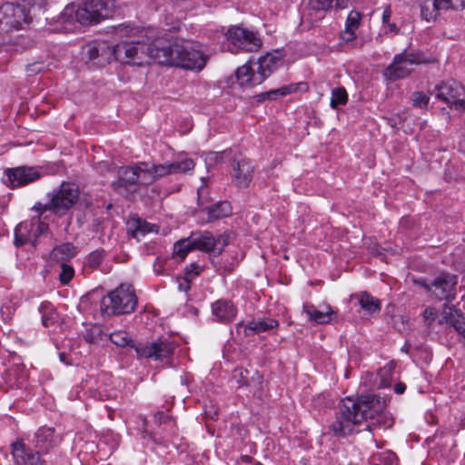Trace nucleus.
Listing matches in <instances>:
<instances>
[{
    "instance_id": "4468645a",
    "label": "nucleus",
    "mask_w": 465,
    "mask_h": 465,
    "mask_svg": "<svg viewBox=\"0 0 465 465\" xmlns=\"http://www.w3.org/2000/svg\"><path fill=\"white\" fill-rule=\"evenodd\" d=\"M174 350V344L167 340H157L140 343L135 346L139 357L163 359L169 357Z\"/></svg>"
},
{
    "instance_id": "3c124183",
    "label": "nucleus",
    "mask_w": 465,
    "mask_h": 465,
    "mask_svg": "<svg viewBox=\"0 0 465 465\" xmlns=\"http://www.w3.org/2000/svg\"><path fill=\"white\" fill-rule=\"evenodd\" d=\"M392 11L390 5H387L382 13V23L385 25L390 22V18L391 16Z\"/></svg>"
},
{
    "instance_id": "ea45409f",
    "label": "nucleus",
    "mask_w": 465,
    "mask_h": 465,
    "mask_svg": "<svg viewBox=\"0 0 465 465\" xmlns=\"http://www.w3.org/2000/svg\"><path fill=\"white\" fill-rule=\"evenodd\" d=\"M411 101L414 106L424 108L429 104L430 96L423 92H414L411 94Z\"/></svg>"
},
{
    "instance_id": "c03bdc74",
    "label": "nucleus",
    "mask_w": 465,
    "mask_h": 465,
    "mask_svg": "<svg viewBox=\"0 0 465 465\" xmlns=\"http://www.w3.org/2000/svg\"><path fill=\"white\" fill-rule=\"evenodd\" d=\"M223 154L222 152H209L205 154L204 161L208 165L219 163L223 161Z\"/></svg>"
},
{
    "instance_id": "6ab92c4d",
    "label": "nucleus",
    "mask_w": 465,
    "mask_h": 465,
    "mask_svg": "<svg viewBox=\"0 0 465 465\" xmlns=\"http://www.w3.org/2000/svg\"><path fill=\"white\" fill-rule=\"evenodd\" d=\"M143 174V168L142 163L135 166H124L118 170V180L113 184L115 189L127 186L129 184H143L142 175Z\"/></svg>"
},
{
    "instance_id": "a19ab883",
    "label": "nucleus",
    "mask_w": 465,
    "mask_h": 465,
    "mask_svg": "<svg viewBox=\"0 0 465 465\" xmlns=\"http://www.w3.org/2000/svg\"><path fill=\"white\" fill-rule=\"evenodd\" d=\"M74 268L67 264L62 263L61 265V272L59 273V280L62 283L67 284L74 277Z\"/></svg>"
},
{
    "instance_id": "de8ad7c7",
    "label": "nucleus",
    "mask_w": 465,
    "mask_h": 465,
    "mask_svg": "<svg viewBox=\"0 0 465 465\" xmlns=\"http://www.w3.org/2000/svg\"><path fill=\"white\" fill-rule=\"evenodd\" d=\"M192 279L184 275L183 277H177L175 282L178 285V290L181 292H187L190 289V282Z\"/></svg>"
},
{
    "instance_id": "f257e3e1",
    "label": "nucleus",
    "mask_w": 465,
    "mask_h": 465,
    "mask_svg": "<svg viewBox=\"0 0 465 465\" xmlns=\"http://www.w3.org/2000/svg\"><path fill=\"white\" fill-rule=\"evenodd\" d=\"M140 38L136 42H123L107 47L110 61L143 65L144 59L150 58L160 64L190 70H202L205 65L203 54L189 41L167 45L158 36V31L151 27L142 30Z\"/></svg>"
},
{
    "instance_id": "a211bd4d",
    "label": "nucleus",
    "mask_w": 465,
    "mask_h": 465,
    "mask_svg": "<svg viewBox=\"0 0 465 465\" xmlns=\"http://www.w3.org/2000/svg\"><path fill=\"white\" fill-rule=\"evenodd\" d=\"M302 312L306 314V317L310 322L316 324L329 323L331 322L332 317L335 314L332 308L327 303H322L319 306H315L312 303H304L302 306Z\"/></svg>"
},
{
    "instance_id": "f704fd0d",
    "label": "nucleus",
    "mask_w": 465,
    "mask_h": 465,
    "mask_svg": "<svg viewBox=\"0 0 465 465\" xmlns=\"http://www.w3.org/2000/svg\"><path fill=\"white\" fill-rule=\"evenodd\" d=\"M107 47L109 46L105 43L90 46L87 50V56L89 60H95L101 55L104 56V60L110 62V55L108 54Z\"/></svg>"
},
{
    "instance_id": "7c9ffc66",
    "label": "nucleus",
    "mask_w": 465,
    "mask_h": 465,
    "mask_svg": "<svg viewBox=\"0 0 465 465\" xmlns=\"http://www.w3.org/2000/svg\"><path fill=\"white\" fill-rule=\"evenodd\" d=\"M209 219H221L232 213L231 203L227 201L219 202L207 209Z\"/></svg>"
},
{
    "instance_id": "5fc2aeb1",
    "label": "nucleus",
    "mask_w": 465,
    "mask_h": 465,
    "mask_svg": "<svg viewBox=\"0 0 465 465\" xmlns=\"http://www.w3.org/2000/svg\"><path fill=\"white\" fill-rule=\"evenodd\" d=\"M27 71L30 74H36L41 71V68L38 64H31L28 66Z\"/></svg>"
},
{
    "instance_id": "9b49d317",
    "label": "nucleus",
    "mask_w": 465,
    "mask_h": 465,
    "mask_svg": "<svg viewBox=\"0 0 465 465\" xmlns=\"http://www.w3.org/2000/svg\"><path fill=\"white\" fill-rule=\"evenodd\" d=\"M423 63L419 54L403 52L394 56L393 62L387 67L385 74L390 79L403 78L411 72V66Z\"/></svg>"
},
{
    "instance_id": "b1692460",
    "label": "nucleus",
    "mask_w": 465,
    "mask_h": 465,
    "mask_svg": "<svg viewBox=\"0 0 465 465\" xmlns=\"http://www.w3.org/2000/svg\"><path fill=\"white\" fill-rule=\"evenodd\" d=\"M445 322L452 326L455 331L462 336L465 341V319L453 307H445L440 323Z\"/></svg>"
},
{
    "instance_id": "4be33fe9",
    "label": "nucleus",
    "mask_w": 465,
    "mask_h": 465,
    "mask_svg": "<svg viewBox=\"0 0 465 465\" xmlns=\"http://www.w3.org/2000/svg\"><path fill=\"white\" fill-rule=\"evenodd\" d=\"M278 324V321L274 319H258L250 322L247 325H243L242 322L238 323L237 331L241 332L242 331L244 335L250 336L274 329Z\"/></svg>"
},
{
    "instance_id": "09e8293b",
    "label": "nucleus",
    "mask_w": 465,
    "mask_h": 465,
    "mask_svg": "<svg viewBox=\"0 0 465 465\" xmlns=\"http://www.w3.org/2000/svg\"><path fill=\"white\" fill-rule=\"evenodd\" d=\"M436 315H437V311H436V309H434L432 307H428L423 312V317H424L425 322L428 325H431V323L433 322V321L436 318Z\"/></svg>"
},
{
    "instance_id": "c756f323",
    "label": "nucleus",
    "mask_w": 465,
    "mask_h": 465,
    "mask_svg": "<svg viewBox=\"0 0 465 465\" xmlns=\"http://www.w3.org/2000/svg\"><path fill=\"white\" fill-rule=\"evenodd\" d=\"M76 254V248L71 243H63L53 249L50 253L51 259L54 261H65Z\"/></svg>"
},
{
    "instance_id": "c9c22d12",
    "label": "nucleus",
    "mask_w": 465,
    "mask_h": 465,
    "mask_svg": "<svg viewBox=\"0 0 465 465\" xmlns=\"http://www.w3.org/2000/svg\"><path fill=\"white\" fill-rule=\"evenodd\" d=\"M433 3L437 11L465 8V0H434Z\"/></svg>"
},
{
    "instance_id": "c85d7f7f",
    "label": "nucleus",
    "mask_w": 465,
    "mask_h": 465,
    "mask_svg": "<svg viewBox=\"0 0 465 465\" xmlns=\"http://www.w3.org/2000/svg\"><path fill=\"white\" fill-rule=\"evenodd\" d=\"M104 375L98 378L90 377L85 381V388L90 391L94 398L104 400L108 397L106 390L103 388Z\"/></svg>"
},
{
    "instance_id": "ddd939ff",
    "label": "nucleus",
    "mask_w": 465,
    "mask_h": 465,
    "mask_svg": "<svg viewBox=\"0 0 465 465\" xmlns=\"http://www.w3.org/2000/svg\"><path fill=\"white\" fill-rule=\"evenodd\" d=\"M11 453L16 465H45L43 456L32 446L22 440L11 444Z\"/></svg>"
},
{
    "instance_id": "4c0bfd02",
    "label": "nucleus",
    "mask_w": 465,
    "mask_h": 465,
    "mask_svg": "<svg viewBox=\"0 0 465 465\" xmlns=\"http://www.w3.org/2000/svg\"><path fill=\"white\" fill-rule=\"evenodd\" d=\"M110 340L115 345L122 347L131 345L133 342L129 334L124 331H117L111 333Z\"/></svg>"
},
{
    "instance_id": "13d9d810",
    "label": "nucleus",
    "mask_w": 465,
    "mask_h": 465,
    "mask_svg": "<svg viewBox=\"0 0 465 465\" xmlns=\"http://www.w3.org/2000/svg\"><path fill=\"white\" fill-rule=\"evenodd\" d=\"M416 283L418 284H420L421 286H423L426 290L428 291H430V285L427 284V283H423V282H420L419 281L415 282Z\"/></svg>"
},
{
    "instance_id": "bf43d9fd",
    "label": "nucleus",
    "mask_w": 465,
    "mask_h": 465,
    "mask_svg": "<svg viewBox=\"0 0 465 465\" xmlns=\"http://www.w3.org/2000/svg\"><path fill=\"white\" fill-rule=\"evenodd\" d=\"M44 325H47V321L45 319H43Z\"/></svg>"
},
{
    "instance_id": "20e7f679",
    "label": "nucleus",
    "mask_w": 465,
    "mask_h": 465,
    "mask_svg": "<svg viewBox=\"0 0 465 465\" xmlns=\"http://www.w3.org/2000/svg\"><path fill=\"white\" fill-rule=\"evenodd\" d=\"M47 203H36L33 209L44 214L47 210L53 211L58 215L64 214L78 201L79 187L74 183L64 182L59 188L54 189L48 194Z\"/></svg>"
},
{
    "instance_id": "58836bf2",
    "label": "nucleus",
    "mask_w": 465,
    "mask_h": 465,
    "mask_svg": "<svg viewBox=\"0 0 465 465\" xmlns=\"http://www.w3.org/2000/svg\"><path fill=\"white\" fill-rule=\"evenodd\" d=\"M437 13L438 11L434 6L433 2L431 4H428L425 2L420 6L421 17L428 22L434 20L437 16Z\"/></svg>"
},
{
    "instance_id": "0eeeda50",
    "label": "nucleus",
    "mask_w": 465,
    "mask_h": 465,
    "mask_svg": "<svg viewBox=\"0 0 465 465\" xmlns=\"http://www.w3.org/2000/svg\"><path fill=\"white\" fill-rule=\"evenodd\" d=\"M194 166L193 160L188 157L163 164L142 162V168H143V182L144 185H148L163 176L191 171Z\"/></svg>"
},
{
    "instance_id": "9d476101",
    "label": "nucleus",
    "mask_w": 465,
    "mask_h": 465,
    "mask_svg": "<svg viewBox=\"0 0 465 465\" xmlns=\"http://www.w3.org/2000/svg\"><path fill=\"white\" fill-rule=\"evenodd\" d=\"M226 37L235 47L248 52L258 51L262 45V40L257 33L241 26L230 28Z\"/></svg>"
},
{
    "instance_id": "2eb2a0df",
    "label": "nucleus",
    "mask_w": 465,
    "mask_h": 465,
    "mask_svg": "<svg viewBox=\"0 0 465 465\" xmlns=\"http://www.w3.org/2000/svg\"><path fill=\"white\" fill-rule=\"evenodd\" d=\"M61 439L55 434L52 427L42 426L34 434L31 440L32 446L42 455L49 453L55 448Z\"/></svg>"
},
{
    "instance_id": "1a4fd4ad",
    "label": "nucleus",
    "mask_w": 465,
    "mask_h": 465,
    "mask_svg": "<svg viewBox=\"0 0 465 465\" xmlns=\"http://www.w3.org/2000/svg\"><path fill=\"white\" fill-rule=\"evenodd\" d=\"M436 97L450 109L465 113V88L453 80L443 82L435 87Z\"/></svg>"
},
{
    "instance_id": "7ed1b4c3",
    "label": "nucleus",
    "mask_w": 465,
    "mask_h": 465,
    "mask_svg": "<svg viewBox=\"0 0 465 465\" xmlns=\"http://www.w3.org/2000/svg\"><path fill=\"white\" fill-rule=\"evenodd\" d=\"M115 4L112 0H90L81 5H67L59 15L54 17V32H71L74 30L76 24L83 25L96 24L101 20L114 16Z\"/></svg>"
},
{
    "instance_id": "6e6d98bb",
    "label": "nucleus",
    "mask_w": 465,
    "mask_h": 465,
    "mask_svg": "<svg viewBox=\"0 0 465 465\" xmlns=\"http://www.w3.org/2000/svg\"><path fill=\"white\" fill-rule=\"evenodd\" d=\"M96 168H97V170H98V171H103V170H104L105 168H106L108 171H110L109 165H108V163H107L106 162H101V163H99L97 164Z\"/></svg>"
},
{
    "instance_id": "2f4dec72",
    "label": "nucleus",
    "mask_w": 465,
    "mask_h": 465,
    "mask_svg": "<svg viewBox=\"0 0 465 465\" xmlns=\"http://www.w3.org/2000/svg\"><path fill=\"white\" fill-rule=\"evenodd\" d=\"M192 250L196 249L194 248V244L193 243L192 236H190L189 238L181 240L175 243L173 250V257L180 260H183L187 253Z\"/></svg>"
},
{
    "instance_id": "dca6fc26",
    "label": "nucleus",
    "mask_w": 465,
    "mask_h": 465,
    "mask_svg": "<svg viewBox=\"0 0 465 465\" xmlns=\"http://www.w3.org/2000/svg\"><path fill=\"white\" fill-rule=\"evenodd\" d=\"M41 174L35 167L19 166L5 171V183L12 187L26 185L40 178Z\"/></svg>"
},
{
    "instance_id": "f03ea898",
    "label": "nucleus",
    "mask_w": 465,
    "mask_h": 465,
    "mask_svg": "<svg viewBox=\"0 0 465 465\" xmlns=\"http://www.w3.org/2000/svg\"><path fill=\"white\" fill-rule=\"evenodd\" d=\"M381 404L374 395L361 396L357 401L346 398L341 401L340 413L331 424L330 430L335 436L345 437L353 432H359L361 426L365 429L370 426L390 428L393 419L385 412H381Z\"/></svg>"
},
{
    "instance_id": "423d86ee",
    "label": "nucleus",
    "mask_w": 465,
    "mask_h": 465,
    "mask_svg": "<svg viewBox=\"0 0 465 465\" xmlns=\"http://www.w3.org/2000/svg\"><path fill=\"white\" fill-rule=\"evenodd\" d=\"M32 8L26 5L5 3L0 6V35L25 30L33 22Z\"/></svg>"
},
{
    "instance_id": "6e6552de",
    "label": "nucleus",
    "mask_w": 465,
    "mask_h": 465,
    "mask_svg": "<svg viewBox=\"0 0 465 465\" xmlns=\"http://www.w3.org/2000/svg\"><path fill=\"white\" fill-rule=\"evenodd\" d=\"M36 217H32L30 220L24 221L16 225L15 229V246H23L30 243L35 246L37 238L47 232L48 225L41 221L40 213H37Z\"/></svg>"
},
{
    "instance_id": "f8f14e48",
    "label": "nucleus",
    "mask_w": 465,
    "mask_h": 465,
    "mask_svg": "<svg viewBox=\"0 0 465 465\" xmlns=\"http://www.w3.org/2000/svg\"><path fill=\"white\" fill-rule=\"evenodd\" d=\"M191 236L196 250L213 252L214 255L220 254L229 243L228 236L225 234L213 236L209 232H203L193 233Z\"/></svg>"
},
{
    "instance_id": "79ce46f5",
    "label": "nucleus",
    "mask_w": 465,
    "mask_h": 465,
    "mask_svg": "<svg viewBox=\"0 0 465 465\" xmlns=\"http://www.w3.org/2000/svg\"><path fill=\"white\" fill-rule=\"evenodd\" d=\"M361 15L358 12H351L345 23V28L356 30L359 27Z\"/></svg>"
},
{
    "instance_id": "f3484780",
    "label": "nucleus",
    "mask_w": 465,
    "mask_h": 465,
    "mask_svg": "<svg viewBox=\"0 0 465 465\" xmlns=\"http://www.w3.org/2000/svg\"><path fill=\"white\" fill-rule=\"evenodd\" d=\"M254 168L252 163L242 159L232 166L231 178L232 183L238 188H246L252 180Z\"/></svg>"
},
{
    "instance_id": "37998d69",
    "label": "nucleus",
    "mask_w": 465,
    "mask_h": 465,
    "mask_svg": "<svg viewBox=\"0 0 465 465\" xmlns=\"http://www.w3.org/2000/svg\"><path fill=\"white\" fill-rule=\"evenodd\" d=\"M1 316L4 319V321H8L12 318L13 314L15 312V306L12 302L5 303L1 309Z\"/></svg>"
},
{
    "instance_id": "a878e982",
    "label": "nucleus",
    "mask_w": 465,
    "mask_h": 465,
    "mask_svg": "<svg viewBox=\"0 0 465 465\" xmlns=\"http://www.w3.org/2000/svg\"><path fill=\"white\" fill-rule=\"evenodd\" d=\"M129 231L134 238L145 235L149 232H158L157 226L149 223L138 217L133 218L128 223Z\"/></svg>"
},
{
    "instance_id": "864d4df0",
    "label": "nucleus",
    "mask_w": 465,
    "mask_h": 465,
    "mask_svg": "<svg viewBox=\"0 0 465 465\" xmlns=\"http://www.w3.org/2000/svg\"><path fill=\"white\" fill-rule=\"evenodd\" d=\"M155 419H157L160 423L166 422L168 420V416L163 412H158L155 415Z\"/></svg>"
},
{
    "instance_id": "a18cd8bd",
    "label": "nucleus",
    "mask_w": 465,
    "mask_h": 465,
    "mask_svg": "<svg viewBox=\"0 0 465 465\" xmlns=\"http://www.w3.org/2000/svg\"><path fill=\"white\" fill-rule=\"evenodd\" d=\"M104 255L102 252H93L88 256V263L91 267H97L103 261Z\"/></svg>"
},
{
    "instance_id": "39448f33",
    "label": "nucleus",
    "mask_w": 465,
    "mask_h": 465,
    "mask_svg": "<svg viewBox=\"0 0 465 465\" xmlns=\"http://www.w3.org/2000/svg\"><path fill=\"white\" fill-rule=\"evenodd\" d=\"M137 299L132 285L121 284L101 300V312L104 315L131 313L134 311Z\"/></svg>"
},
{
    "instance_id": "5701e85b",
    "label": "nucleus",
    "mask_w": 465,
    "mask_h": 465,
    "mask_svg": "<svg viewBox=\"0 0 465 465\" xmlns=\"http://www.w3.org/2000/svg\"><path fill=\"white\" fill-rule=\"evenodd\" d=\"M253 63L248 62L236 70V79L242 86H254L263 82V76L259 75Z\"/></svg>"
},
{
    "instance_id": "4d7b16f0",
    "label": "nucleus",
    "mask_w": 465,
    "mask_h": 465,
    "mask_svg": "<svg viewBox=\"0 0 465 465\" xmlns=\"http://www.w3.org/2000/svg\"><path fill=\"white\" fill-rule=\"evenodd\" d=\"M385 25H388L389 29L391 32H393V33H398L399 32V28L398 26L396 25V24H393V23H386Z\"/></svg>"
},
{
    "instance_id": "49530a36",
    "label": "nucleus",
    "mask_w": 465,
    "mask_h": 465,
    "mask_svg": "<svg viewBox=\"0 0 465 465\" xmlns=\"http://www.w3.org/2000/svg\"><path fill=\"white\" fill-rule=\"evenodd\" d=\"M203 268L197 263H191L186 267L185 275L190 279H193L200 274Z\"/></svg>"
},
{
    "instance_id": "393cba45",
    "label": "nucleus",
    "mask_w": 465,
    "mask_h": 465,
    "mask_svg": "<svg viewBox=\"0 0 465 465\" xmlns=\"http://www.w3.org/2000/svg\"><path fill=\"white\" fill-rule=\"evenodd\" d=\"M213 314L216 317L218 322H229L236 316V308L234 305L225 300H219L212 305Z\"/></svg>"
},
{
    "instance_id": "8fccbe9b",
    "label": "nucleus",
    "mask_w": 465,
    "mask_h": 465,
    "mask_svg": "<svg viewBox=\"0 0 465 465\" xmlns=\"http://www.w3.org/2000/svg\"><path fill=\"white\" fill-rule=\"evenodd\" d=\"M341 37L343 42H351L356 37L355 30L345 28V30L341 33Z\"/></svg>"
},
{
    "instance_id": "aec40b11",
    "label": "nucleus",
    "mask_w": 465,
    "mask_h": 465,
    "mask_svg": "<svg viewBox=\"0 0 465 465\" xmlns=\"http://www.w3.org/2000/svg\"><path fill=\"white\" fill-rule=\"evenodd\" d=\"M456 283V276L448 273H442L435 278L431 283V287L434 288L433 292L439 299L452 300L454 299L453 292Z\"/></svg>"
},
{
    "instance_id": "72a5a7b5",
    "label": "nucleus",
    "mask_w": 465,
    "mask_h": 465,
    "mask_svg": "<svg viewBox=\"0 0 465 465\" xmlns=\"http://www.w3.org/2000/svg\"><path fill=\"white\" fill-rule=\"evenodd\" d=\"M360 304L361 307L368 313H372L376 311H379L381 308V303L379 300L375 299L373 296L370 295L367 292H363L361 294Z\"/></svg>"
},
{
    "instance_id": "412c9836",
    "label": "nucleus",
    "mask_w": 465,
    "mask_h": 465,
    "mask_svg": "<svg viewBox=\"0 0 465 465\" xmlns=\"http://www.w3.org/2000/svg\"><path fill=\"white\" fill-rule=\"evenodd\" d=\"M282 64V54L280 51L268 53L261 56L257 62L253 63L259 75L263 76V80L270 75L275 69Z\"/></svg>"
},
{
    "instance_id": "473e14b6",
    "label": "nucleus",
    "mask_w": 465,
    "mask_h": 465,
    "mask_svg": "<svg viewBox=\"0 0 465 465\" xmlns=\"http://www.w3.org/2000/svg\"><path fill=\"white\" fill-rule=\"evenodd\" d=\"M348 102V94L344 87H337L331 90L330 106L332 109L344 105Z\"/></svg>"
},
{
    "instance_id": "cd10ccee",
    "label": "nucleus",
    "mask_w": 465,
    "mask_h": 465,
    "mask_svg": "<svg viewBox=\"0 0 465 465\" xmlns=\"http://www.w3.org/2000/svg\"><path fill=\"white\" fill-rule=\"evenodd\" d=\"M349 0H310L309 5L315 11H329L331 8L344 9L348 6Z\"/></svg>"
},
{
    "instance_id": "603ef678",
    "label": "nucleus",
    "mask_w": 465,
    "mask_h": 465,
    "mask_svg": "<svg viewBox=\"0 0 465 465\" xmlns=\"http://www.w3.org/2000/svg\"><path fill=\"white\" fill-rule=\"evenodd\" d=\"M405 390H406V386L404 383H401V382L396 384L394 387V391L398 394L403 393L405 391Z\"/></svg>"
},
{
    "instance_id": "bb28decb",
    "label": "nucleus",
    "mask_w": 465,
    "mask_h": 465,
    "mask_svg": "<svg viewBox=\"0 0 465 465\" xmlns=\"http://www.w3.org/2000/svg\"><path fill=\"white\" fill-rule=\"evenodd\" d=\"M306 84L299 83V84H292L289 85H284L280 88L272 89L268 92L262 93L257 95L258 101L264 100H275L278 97H283L292 92H295L300 86H304Z\"/></svg>"
},
{
    "instance_id": "e433bc0d",
    "label": "nucleus",
    "mask_w": 465,
    "mask_h": 465,
    "mask_svg": "<svg viewBox=\"0 0 465 465\" xmlns=\"http://www.w3.org/2000/svg\"><path fill=\"white\" fill-rule=\"evenodd\" d=\"M394 368L395 364L393 362H389L383 368L379 370L378 376L381 378L380 386L389 387L391 385V379Z\"/></svg>"
}]
</instances>
